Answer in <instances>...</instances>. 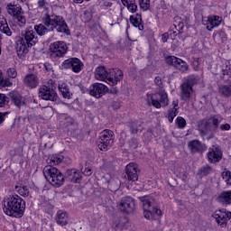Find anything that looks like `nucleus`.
<instances>
[{
    "label": "nucleus",
    "mask_w": 231,
    "mask_h": 231,
    "mask_svg": "<svg viewBox=\"0 0 231 231\" xmlns=\"http://www.w3.org/2000/svg\"><path fill=\"white\" fill-rule=\"evenodd\" d=\"M80 89H81L82 93H89V89L86 87H81Z\"/></svg>",
    "instance_id": "obj_59"
},
{
    "label": "nucleus",
    "mask_w": 231,
    "mask_h": 231,
    "mask_svg": "<svg viewBox=\"0 0 231 231\" xmlns=\"http://www.w3.org/2000/svg\"><path fill=\"white\" fill-rule=\"evenodd\" d=\"M86 1H89V0H86ZM74 3L80 5L82 3H84V0H73Z\"/></svg>",
    "instance_id": "obj_61"
},
{
    "label": "nucleus",
    "mask_w": 231,
    "mask_h": 231,
    "mask_svg": "<svg viewBox=\"0 0 231 231\" xmlns=\"http://www.w3.org/2000/svg\"><path fill=\"white\" fill-rule=\"evenodd\" d=\"M121 3L124 6H126L128 12H131V14H135L138 10L136 0H121Z\"/></svg>",
    "instance_id": "obj_30"
},
{
    "label": "nucleus",
    "mask_w": 231,
    "mask_h": 231,
    "mask_svg": "<svg viewBox=\"0 0 231 231\" xmlns=\"http://www.w3.org/2000/svg\"><path fill=\"white\" fill-rule=\"evenodd\" d=\"M223 158V152L219 145L215 144L208 148V160L209 163H217Z\"/></svg>",
    "instance_id": "obj_14"
},
{
    "label": "nucleus",
    "mask_w": 231,
    "mask_h": 231,
    "mask_svg": "<svg viewBox=\"0 0 231 231\" xmlns=\"http://www.w3.org/2000/svg\"><path fill=\"white\" fill-rule=\"evenodd\" d=\"M7 115H10L8 112H0V125L5 122V119L6 118Z\"/></svg>",
    "instance_id": "obj_49"
},
{
    "label": "nucleus",
    "mask_w": 231,
    "mask_h": 231,
    "mask_svg": "<svg viewBox=\"0 0 231 231\" xmlns=\"http://www.w3.org/2000/svg\"><path fill=\"white\" fill-rule=\"evenodd\" d=\"M118 207L121 212H125V214H131L134 211V199L131 197H125L121 199Z\"/></svg>",
    "instance_id": "obj_16"
},
{
    "label": "nucleus",
    "mask_w": 231,
    "mask_h": 231,
    "mask_svg": "<svg viewBox=\"0 0 231 231\" xmlns=\"http://www.w3.org/2000/svg\"><path fill=\"white\" fill-rule=\"evenodd\" d=\"M109 77V70L104 66H99L95 70V78L97 80H101L102 82H107Z\"/></svg>",
    "instance_id": "obj_22"
},
{
    "label": "nucleus",
    "mask_w": 231,
    "mask_h": 231,
    "mask_svg": "<svg viewBox=\"0 0 231 231\" xmlns=\"http://www.w3.org/2000/svg\"><path fill=\"white\" fill-rule=\"evenodd\" d=\"M3 209L6 216L23 217L26 210V202L19 195H10L4 199Z\"/></svg>",
    "instance_id": "obj_2"
},
{
    "label": "nucleus",
    "mask_w": 231,
    "mask_h": 231,
    "mask_svg": "<svg viewBox=\"0 0 231 231\" xmlns=\"http://www.w3.org/2000/svg\"><path fill=\"white\" fill-rule=\"evenodd\" d=\"M83 174L85 176H91V174H93V171L91 170V168H85Z\"/></svg>",
    "instance_id": "obj_53"
},
{
    "label": "nucleus",
    "mask_w": 231,
    "mask_h": 231,
    "mask_svg": "<svg viewBox=\"0 0 231 231\" xmlns=\"http://www.w3.org/2000/svg\"><path fill=\"white\" fill-rule=\"evenodd\" d=\"M169 37H170L169 32H164V33L162 35V42H167V41H169Z\"/></svg>",
    "instance_id": "obj_54"
},
{
    "label": "nucleus",
    "mask_w": 231,
    "mask_h": 231,
    "mask_svg": "<svg viewBox=\"0 0 231 231\" xmlns=\"http://www.w3.org/2000/svg\"><path fill=\"white\" fill-rule=\"evenodd\" d=\"M220 131H230V125L229 124H225V125H220L218 126Z\"/></svg>",
    "instance_id": "obj_50"
},
{
    "label": "nucleus",
    "mask_w": 231,
    "mask_h": 231,
    "mask_svg": "<svg viewBox=\"0 0 231 231\" xmlns=\"http://www.w3.org/2000/svg\"><path fill=\"white\" fill-rule=\"evenodd\" d=\"M216 201L222 205H231V190L222 191L217 198Z\"/></svg>",
    "instance_id": "obj_26"
},
{
    "label": "nucleus",
    "mask_w": 231,
    "mask_h": 231,
    "mask_svg": "<svg viewBox=\"0 0 231 231\" xmlns=\"http://www.w3.org/2000/svg\"><path fill=\"white\" fill-rule=\"evenodd\" d=\"M178 108H170L168 110L166 117L168 118L170 124H172V122H174V118L178 116Z\"/></svg>",
    "instance_id": "obj_38"
},
{
    "label": "nucleus",
    "mask_w": 231,
    "mask_h": 231,
    "mask_svg": "<svg viewBox=\"0 0 231 231\" xmlns=\"http://www.w3.org/2000/svg\"><path fill=\"white\" fill-rule=\"evenodd\" d=\"M213 39L217 44H225L226 42V32L220 31L213 35Z\"/></svg>",
    "instance_id": "obj_35"
},
{
    "label": "nucleus",
    "mask_w": 231,
    "mask_h": 231,
    "mask_svg": "<svg viewBox=\"0 0 231 231\" xmlns=\"http://www.w3.org/2000/svg\"><path fill=\"white\" fill-rule=\"evenodd\" d=\"M222 178L226 183V185H231V171H225L222 172Z\"/></svg>",
    "instance_id": "obj_43"
},
{
    "label": "nucleus",
    "mask_w": 231,
    "mask_h": 231,
    "mask_svg": "<svg viewBox=\"0 0 231 231\" xmlns=\"http://www.w3.org/2000/svg\"><path fill=\"white\" fill-rule=\"evenodd\" d=\"M8 102V97L5 94H0V107L6 106Z\"/></svg>",
    "instance_id": "obj_47"
},
{
    "label": "nucleus",
    "mask_w": 231,
    "mask_h": 231,
    "mask_svg": "<svg viewBox=\"0 0 231 231\" xmlns=\"http://www.w3.org/2000/svg\"><path fill=\"white\" fill-rule=\"evenodd\" d=\"M139 5L145 12L151 8V0H139Z\"/></svg>",
    "instance_id": "obj_42"
},
{
    "label": "nucleus",
    "mask_w": 231,
    "mask_h": 231,
    "mask_svg": "<svg viewBox=\"0 0 231 231\" xmlns=\"http://www.w3.org/2000/svg\"><path fill=\"white\" fill-rule=\"evenodd\" d=\"M154 84L155 86H157L158 88H160V89H163V79H162V77L157 76L154 79Z\"/></svg>",
    "instance_id": "obj_45"
},
{
    "label": "nucleus",
    "mask_w": 231,
    "mask_h": 231,
    "mask_svg": "<svg viewBox=\"0 0 231 231\" xmlns=\"http://www.w3.org/2000/svg\"><path fill=\"white\" fill-rule=\"evenodd\" d=\"M178 104H179L178 99L173 100L172 101V108L171 109H178Z\"/></svg>",
    "instance_id": "obj_56"
},
{
    "label": "nucleus",
    "mask_w": 231,
    "mask_h": 231,
    "mask_svg": "<svg viewBox=\"0 0 231 231\" xmlns=\"http://www.w3.org/2000/svg\"><path fill=\"white\" fill-rule=\"evenodd\" d=\"M59 89L63 97V98H71L73 93L69 90V87L66 83H61L59 85Z\"/></svg>",
    "instance_id": "obj_33"
},
{
    "label": "nucleus",
    "mask_w": 231,
    "mask_h": 231,
    "mask_svg": "<svg viewBox=\"0 0 231 231\" xmlns=\"http://www.w3.org/2000/svg\"><path fill=\"white\" fill-rule=\"evenodd\" d=\"M45 5H46V1L44 0L38 1V8H44Z\"/></svg>",
    "instance_id": "obj_55"
},
{
    "label": "nucleus",
    "mask_w": 231,
    "mask_h": 231,
    "mask_svg": "<svg viewBox=\"0 0 231 231\" xmlns=\"http://www.w3.org/2000/svg\"><path fill=\"white\" fill-rule=\"evenodd\" d=\"M43 176L52 187H62L64 185V175L59 169L47 165L43 168Z\"/></svg>",
    "instance_id": "obj_6"
},
{
    "label": "nucleus",
    "mask_w": 231,
    "mask_h": 231,
    "mask_svg": "<svg viewBox=\"0 0 231 231\" xmlns=\"http://www.w3.org/2000/svg\"><path fill=\"white\" fill-rule=\"evenodd\" d=\"M6 11L18 25L22 28L26 26V16H24V13L23 12V7H21V5L8 4Z\"/></svg>",
    "instance_id": "obj_9"
},
{
    "label": "nucleus",
    "mask_w": 231,
    "mask_h": 231,
    "mask_svg": "<svg viewBox=\"0 0 231 231\" xmlns=\"http://www.w3.org/2000/svg\"><path fill=\"white\" fill-rule=\"evenodd\" d=\"M39 97L42 98V100L55 102V100H57V92H55V88H50L48 85H42L39 88Z\"/></svg>",
    "instance_id": "obj_13"
},
{
    "label": "nucleus",
    "mask_w": 231,
    "mask_h": 231,
    "mask_svg": "<svg viewBox=\"0 0 231 231\" xmlns=\"http://www.w3.org/2000/svg\"><path fill=\"white\" fill-rule=\"evenodd\" d=\"M139 199L143 207V216L145 219L152 221V219H155L156 216L158 217L162 216V209L158 208V203H156V200H154V199L149 196H144L139 198Z\"/></svg>",
    "instance_id": "obj_4"
},
{
    "label": "nucleus",
    "mask_w": 231,
    "mask_h": 231,
    "mask_svg": "<svg viewBox=\"0 0 231 231\" xmlns=\"http://www.w3.org/2000/svg\"><path fill=\"white\" fill-rule=\"evenodd\" d=\"M34 118H35V120H37L39 117L36 116V117H34Z\"/></svg>",
    "instance_id": "obj_64"
},
{
    "label": "nucleus",
    "mask_w": 231,
    "mask_h": 231,
    "mask_svg": "<svg viewBox=\"0 0 231 231\" xmlns=\"http://www.w3.org/2000/svg\"><path fill=\"white\" fill-rule=\"evenodd\" d=\"M18 194H20V196H23V198H32V195L30 194V188L28 186L21 187L18 189Z\"/></svg>",
    "instance_id": "obj_40"
},
{
    "label": "nucleus",
    "mask_w": 231,
    "mask_h": 231,
    "mask_svg": "<svg viewBox=\"0 0 231 231\" xmlns=\"http://www.w3.org/2000/svg\"><path fill=\"white\" fill-rule=\"evenodd\" d=\"M221 122H223V118L219 116H214L207 120L200 121L198 125L200 136H202L204 140L214 138V134L217 133Z\"/></svg>",
    "instance_id": "obj_3"
},
{
    "label": "nucleus",
    "mask_w": 231,
    "mask_h": 231,
    "mask_svg": "<svg viewBox=\"0 0 231 231\" xmlns=\"http://www.w3.org/2000/svg\"><path fill=\"white\" fill-rule=\"evenodd\" d=\"M165 62L168 64V66H173L174 69H178V71H180V73H185L189 69V65L187 62L175 56L166 57Z\"/></svg>",
    "instance_id": "obj_12"
},
{
    "label": "nucleus",
    "mask_w": 231,
    "mask_h": 231,
    "mask_svg": "<svg viewBox=\"0 0 231 231\" xmlns=\"http://www.w3.org/2000/svg\"><path fill=\"white\" fill-rule=\"evenodd\" d=\"M146 101L149 106H152L155 109H162L169 106V95L165 90L161 89L154 94H147Z\"/></svg>",
    "instance_id": "obj_7"
},
{
    "label": "nucleus",
    "mask_w": 231,
    "mask_h": 231,
    "mask_svg": "<svg viewBox=\"0 0 231 231\" xmlns=\"http://www.w3.org/2000/svg\"><path fill=\"white\" fill-rule=\"evenodd\" d=\"M178 35V33L176 32V31H173L170 33V37L171 39H176V36Z\"/></svg>",
    "instance_id": "obj_58"
},
{
    "label": "nucleus",
    "mask_w": 231,
    "mask_h": 231,
    "mask_svg": "<svg viewBox=\"0 0 231 231\" xmlns=\"http://www.w3.org/2000/svg\"><path fill=\"white\" fill-rule=\"evenodd\" d=\"M68 178L73 183H78L82 178V173L79 170L72 169L68 173Z\"/></svg>",
    "instance_id": "obj_31"
},
{
    "label": "nucleus",
    "mask_w": 231,
    "mask_h": 231,
    "mask_svg": "<svg viewBox=\"0 0 231 231\" xmlns=\"http://www.w3.org/2000/svg\"><path fill=\"white\" fill-rule=\"evenodd\" d=\"M124 79V71L120 69H111L108 70V78L106 80V84L109 86H116L118 82L123 80Z\"/></svg>",
    "instance_id": "obj_15"
},
{
    "label": "nucleus",
    "mask_w": 231,
    "mask_h": 231,
    "mask_svg": "<svg viewBox=\"0 0 231 231\" xmlns=\"http://www.w3.org/2000/svg\"><path fill=\"white\" fill-rule=\"evenodd\" d=\"M125 172L130 181H138V165L136 163L130 162L126 165Z\"/></svg>",
    "instance_id": "obj_18"
},
{
    "label": "nucleus",
    "mask_w": 231,
    "mask_h": 231,
    "mask_svg": "<svg viewBox=\"0 0 231 231\" xmlns=\"http://www.w3.org/2000/svg\"><path fill=\"white\" fill-rule=\"evenodd\" d=\"M37 36L32 27L26 29L23 37L16 43V50L19 53H28V48L35 46Z\"/></svg>",
    "instance_id": "obj_5"
},
{
    "label": "nucleus",
    "mask_w": 231,
    "mask_h": 231,
    "mask_svg": "<svg viewBox=\"0 0 231 231\" xmlns=\"http://www.w3.org/2000/svg\"><path fill=\"white\" fill-rule=\"evenodd\" d=\"M222 75L223 77H228L231 75V69L230 67L226 66L225 68L222 69Z\"/></svg>",
    "instance_id": "obj_48"
},
{
    "label": "nucleus",
    "mask_w": 231,
    "mask_h": 231,
    "mask_svg": "<svg viewBox=\"0 0 231 231\" xmlns=\"http://www.w3.org/2000/svg\"><path fill=\"white\" fill-rule=\"evenodd\" d=\"M45 68H46L47 71H50V68L48 67V65H45Z\"/></svg>",
    "instance_id": "obj_62"
},
{
    "label": "nucleus",
    "mask_w": 231,
    "mask_h": 231,
    "mask_svg": "<svg viewBox=\"0 0 231 231\" xmlns=\"http://www.w3.org/2000/svg\"><path fill=\"white\" fill-rule=\"evenodd\" d=\"M6 73L7 77H10V79H15L17 77V70L15 68H9Z\"/></svg>",
    "instance_id": "obj_44"
},
{
    "label": "nucleus",
    "mask_w": 231,
    "mask_h": 231,
    "mask_svg": "<svg viewBox=\"0 0 231 231\" xmlns=\"http://www.w3.org/2000/svg\"><path fill=\"white\" fill-rule=\"evenodd\" d=\"M175 124L179 129H185L187 125V121L182 116H178L175 120Z\"/></svg>",
    "instance_id": "obj_41"
},
{
    "label": "nucleus",
    "mask_w": 231,
    "mask_h": 231,
    "mask_svg": "<svg viewBox=\"0 0 231 231\" xmlns=\"http://www.w3.org/2000/svg\"><path fill=\"white\" fill-rule=\"evenodd\" d=\"M194 93V88L183 82L180 86V98L184 100V102H189L190 100L192 94Z\"/></svg>",
    "instance_id": "obj_20"
},
{
    "label": "nucleus",
    "mask_w": 231,
    "mask_h": 231,
    "mask_svg": "<svg viewBox=\"0 0 231 231\" xmlns=\"http://www.w3.org/2000/svg\"><path fill=\"white\" fill-rule=\"evenodd\" d=\"M23 84H25L27 88L33 89L39 86V78H37L35 74H27L23 78Z\"/></svg>",
    "instance_id": "obj_23"
},
{
    "label": "nucleus",
    "mask_w": 231,
    "mask_h": 231,
    "mask_svg": "<svg viewBox=\"0 0 231 231\" xmlns=\"http://www.w3.org/2000/svg\"><path fill=\"white\" fill-rule=\"evenodd\" d=\"M83 17L86 18V21H91V12L84 11Z\"/></svg>",
    "instance_id": "obj_51"
},
{
    "label": "nucleus",
    "mask_w": 231,
    "mask_h": 231,
    "mask_svg": "<svg viewBox=\"0 0 231 231\" xmlns=\"http://www.w3.org/2000/svg\"><path fill=\"white\" fill-rule=\"evenodd\" d=\"M133 142H134V144H132L131 147L133 149H136L138 147V141H136V139H134Z\"/></svg>",
    "instance_id": "obj_57"
},
{
    "label": "nucleus",
    "mask_w": 231,
    "mask_h": 231,
    "mask_svg": "<svg viewBox=\"0 0 231 231\" xmlns=\"http://www.w3.org/2000/svg\"><path fill=\"white\" fill-rule=\"evenodd\" d=\"M5 86H12V83L5 80L3 78V72L0 70V88H5Z\"/></svg>",
    "instance_id": "obj_46"
},
{
    "label": "nucleus",
    "mask_w": 231,
    "mask_h": 231,
    "mask_svg": "<svg viewBox=\"0 0 231 231\" xmlns=\"http://www.w3.org/2000/svg\"><path fill=\"white\" fill-rule=\"evenodd\" d=\"M228 219H231V212H226V222Z\"/></svg>",
    "instance_id": "obj_60"
},
{
    "label": "nucleus",
    "mask_w": 231,
    "mask_h": 231,
    "mask_svg": "<svg viewBox=\"0 0 231 231\" xmlns=\"http://www.w3.org/2000/svg\"><path fill=\"white\" fill-rule=\"evenodd\" d=\"M113 143H115V132L109 129L103 130L99 134L98 149L106 152L113 147Z\"/></svg>",
    "instance_id": "obj_8"
},
{
    "label": "nucleus",
    "mask_w": 231,
    "mask_h": 231,
    "mask_svg": "<svg viewBox=\"0 0 231 231\" xmlns=\"http://www.w3.org/2000/svg\"><path fill=\"white\" fill-rule=\"evenodd\" d=\"M214 219H216V222L217 225H220V226H225L226 225V212L223 210H217L213 214Z\"/></svg>",
    "instance_id": "obj_28"
},
{
    "label": "nucleus",
    "mask_w": 231,
    "mask_h": 231,
    "mask_svg": "<svg viewBox=\"0 0 231 231\" xmlns=\"http://www.w3.org/2000/svg\"><path fill=\"white\" fill-rule=\"evenodd\" d=\"M69 221L68 213L64 210H59L56 215V223L60 226H66Z\"/></svg>",
    "instance_id": "obj_27"
},
{
    "label": "nucleus",
    "mask_w": 231,
    "mask_h": 231,
    "mask_svg": "<svg viewBox=\"0 0 231 231\" xmlns=\"http://www.w3.org/2000/svg\"><path fill=\"white\" fill-rule=\"evenodd\" d=\"M199 174H200V176H208V174H212V167H210L208 164H206L199 169Z\"/></svg>",
    "instance_id": "obj_39"
},
{
    "label": "nucleus",
    "mask_w": 231,
    "mask_h": 231,
    "mask_svg": "<svg viewBox=\"0 0 231 231\" xmlns=\"http://www.w3.org/2000/svg\"><path fill=\"white\" fill-rule=\"evenodd\" d=\"M61 67L63 69H71L73 73H80L84 63L79 58H69L62 62Z\"/></svg>",
    "instance_id": "obj_11"
},
{
    "label": "nucleus",
    "mask_w": 231,
    "mask_h": 231,
    "mask_svg": "<svg viewBox=\"0 0 231 231\" xmlns=\"http://www.w3.org/2000/svg\"><path fill=\"white\" fill-rule=\"evenodd\" d=\"M32 30H35L38 35H46L48 32H56L60 33H66V35H69V28H68V23L64 21L62 16L59 15H50L45 14L43 17V24L40 23L35 25Z\"/></svg>",
    "instance_id": "obj_1"
},
{
    "label": "nucleus",
    "mask_w": 231,
    "mask_h": 231,
    "mask_svg": "<svg viewBox=\"0 0 231 231\" xmlns=\"http://www.w3.org/2000/svg\"><path fill=\"white\" fill-rule=\"evenodd\" d=\"M2 12L3 9L0 7V32L7 35V37H11L12 30H10V27L8 26V22L6 21V18H5V16L1 14Z\"/></svg>",
    "instance_id": "obj_25"
},
{
    "label": "nucleus",
    "mask_w": 231,
    "mask_h": 231,
    "mask_svg": "<svg viewBox=\"0 0 231 231\" xmlns=\"http://www.w3.org/2000/svg\"><path fill=\"white\" fill-rule=\"evenodd\" d=\"M221 23H223V18L221 16L209 15L208 17L206 28H207L208 32H212V30H214V28H217V26H219L221 24Z\"/></svg>",
    "instance_id": "obj_21"
},
{
    "label": "nucleus",
    "mask_w": 231,
    "mask_h": 231,
    "mask_svg": "<svg viewBox=\"0 0 231 231\" xmlns=\"http://www.w3.org/2000/svg\"><path fill=\"white\" fill-rule=\"evenodd\" d=\"M49 51L51 59H61L68 53V45L62 41L54 42L50 44Z\"/></svg>",
    "instance_id": "obj_10"
},
{
    "label": "nucleus",
    "mask_w": 231,
    "mask_h": 231,
    "mask_svg": "<svg viewBox=\"0 0 231 231\" xmlns=\"http://www.w3.org/2000/svg\"><path fill=\"white\" fill-rule=\"evenodd\" d=\"M55 86H57L55 84V81L53 79H49L47 82V88H51L52 89H54Z\"/></svg>",
    "instance_id": "obj_52"
},
{
    "label": "nucleus",
    "mask_w": 231,
    "mask_h": 231,
    "mask_svg": "<svg viewBox=\"0 0 231 231\" xmlns=\"http://www.w3.org/2000/svg\"><path fill=\"white\" fill-rule=\"evenodd\" d=\"M201 82V78L199 76H189L187 79L184 81L188 86L192 88L193 86H196L197 84H199Z\"/></svg>",
    "instance_id": "obj_36"
},
{
    "label": "nucleus",
    "mask_w": 231,
    "mask_h": 231,
    "mask_svg": "<svg viewBox=\"0 0 231 231\" xmlns=\"http://www.w3.org/2000/svg\"><path fill=\"white\" fill-rule=\"evenodd\" d=\"M130 23L135 28H138L140 32H143V23L142 22V14H137L136 15L130 16Z\"/></svg>",
    "instance_id": "obj_29"
},
{
    "label": "nucleus",
    "mask_w": 231,
    "mask_h": 231,
    "mask_svg": "<svg viewBox=\"0 0 231 231\" xmlns=\"http://www.w3.org/2000/svg\"><path fill=\"white\" fill-rule=\"evenodd\" d=\"M131 134H138V133H142L143 131V125H142V121L139 120H131L127 125Z\"/></svg>",
    "instance_id": "obj_24"
},
{
    "label": "nucleus",
    "mask_w": 231,
    "mask_h": 231,
    "mask_svg": "<svg viewBox=\"0 0 231 231\" xmlns=\"http://www.w3.org/2000/svg\"><path fill=\"white\" fill-rule=\"evenodd\" d=\"M12 102L17 107H21V106H24V98L23 97H21L19 94L13 95Z\"/></svg>",
    "instance_id": "obj_37"
},
{
    "label": "nucleus",
    "mask_w": 231,
    "mask_h": 231,
    "mask_svg": "<svg viewBox=\"0 0 231 231\" xmlns=\"http://www.w3.org/2000/svg\"><path fill=\"white\" fill-rule=\"evenodd\" d=\"M107 86L102 83H95L89 88V95L95 98H100L107 92Z\"/></svg>",
    "instance_id": "obj_17"
},
{
    "label": "nucleus",
    "mask_w": 231,
    "mask_h": 231,
    "mask_svg": "<svg viewBox=\"0 0 231 231\" xmlns=\"http://www.w3.org/2000/svg\"><path fill=\"white\" fill-rule=\"evenodd\" d=\"M64 161V156L60 154H52L48 159V163H50L51 167H53V165H59L60 163H62Z\"/></svg>",
    "instance_id": "obj_34"
},
{
    "label": "nucleus",
    "mask_w": 231,
    "mask_h": 231,
    "mask_svg": "<svg viewBox=\"0 0 231 231\" xmlns=\"http://www.w3.org/2000/svg\"><path fill=\"white\" fill-rule=\"evenodd\" d=\"M188 148L192 154H196V152H205V151H207V145L203 144L199 140L189 141L188 143Z\"/></svg>",
    "instance_id": "obj_19"
},
{
    "label": "nucleus",
    "mask_w": 231,
    "mask_h": 231,
    "mask_svg": "<svg viewBox=\"0 0 231 231\" xmlns=\"http://www.w3.org/2000/svg\"><path fill=\"white\" fill-rule=\"evenodd\" d=\"M18 1H20V3H25L26 2V0H18Z\"/></svg>",
    "instance_id": "obj_63"
},
{
    "label": "nucleus",
    "mask_w": 231,
    "mask_h": 231,
    "mask_svg": "<svg viewBox=\"0 0 231 231\" xmlns=\"http://www.w3.org/2000/svg\"><path fill=\"white\" fill-rule=\"evenodd\" d=\"M218 93L224 97V98H230L231 97V84L220 85L218 87Z\"/></svg>",
    "instance_id": "obj_32"
}]
</instances>
